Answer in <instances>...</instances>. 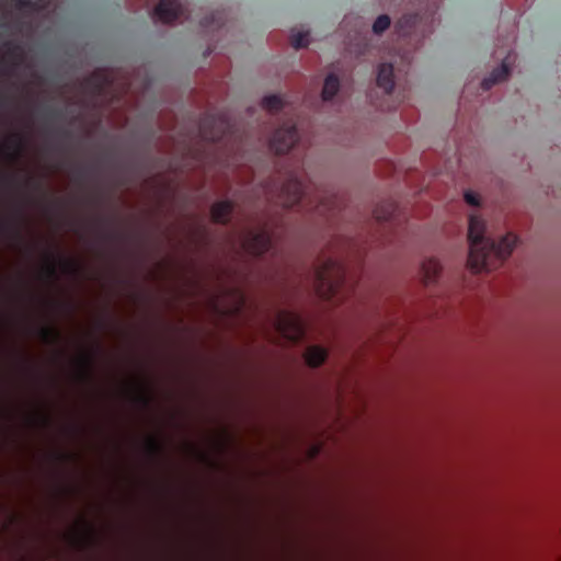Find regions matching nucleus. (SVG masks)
<instances>
[{"mask_svg":"<svg viewBox=\"0 0 561 561\" xmlns=\"http://www.w3.org/2000/svg\"><path fill=\"white\" fill-rule=\"evenodd\" d=\"M485 224L479 216H470L468 240L470 250L468 266L473 273L497 268L512 253L517 238L507 233L500 240L484 236Z\"/></svg>","mask_w":561,"mask_h":561,"instance_id":"f257e3e1","label":"nucleus"},{"mask_svg":"<svg viewBox=\"0 0 561 561\" xmlns=\"http://www.w3.org/2000/svg\"><path fill=\"white\" fill-rule=\"evenodd\" d=\"M346 280V267L336 259L328 257L317 264L313 283L319 296L331 299L339 294Z\"/></svg>","mask_w":561,"mask_h":561,"instance_id":"f03ea898","label":"nucleus"},{"mask_svg":"<svg viewBox=\"0 0 561 561\" xmlns=\"http://www.w3.org/2000/svg\"><path fill=\"white\" fill-rule=\"evenodd\" d=\"M282 203L286 208L306 207L319 216H328L333 210V202L328 201L327 197H321L314 206L311 205L312 202L308 201L307 197L306 186L297 176H291L283 185Z\"/></svg>","mask_w":561,"mask_h":561,"instance_id":"7ed1b4c3","label":"nucleus"},{"mask_svg":"<svg viewBox=\"0 0 561 561\" xmlns=\"http://www.w3.org/2000/svg\"><path fill=\"white\" fill-rule=\"evenodd\" d=\"M274 324L276 331L289 342L297 343L305 336V324L295 312L279 310Z\"/></svg>","mask_w":561,"mask_h":561,"instance_id":"20e7f679","label":"nucleus"},{"mask_svg":"<svg viewBox=\"0 0 561 561\" xmlns=\"http://www.w3.org/2000/svg\"><path fill=\"white\" fill-rule=\"evenodd\" d=\"M241 242L243 249L254 256H261L272 248V237L266 227L245 230Z\"/></svg>","mask_w":561,"mask_h":561,"instance_id":"39448f33","label":"nucleus"},{"mask_svg":"<svg viewBox=\"0 0 561 561\" xmlns=\"http://www.w3.org/2000/svg\"><path fill=\"white\" fill-rule=\"evenodd\" d=\"M298 141V129L295 124H286L275 130L270 146L277 154L288 152Z\"/></svg>","mask_w":561,"mask_h":561,"instance_id":"423d86ee","label":"nucleus"},{"mask_svg":"<svg viewBox=\"0 0 561 561\" xmlns=\"http://www.w3.org/2000/svg\"><path fill=\"white\" fill-rule=\"evenodd\" d=\"M227 129L228 125L215 115H207L199 123L202 138L210 142L221 141Z\"/></svg>","mask_w":561,"mask_h":561,"instance_id":"0eeeda50","label":"nucleus"},{"mask_svg":"<svg viewBox=\"0 0 561 561\" xmlns=\"http://www.w3.org/2000/svg\"><path fill=\"white\" fill-rule=\"evenodd\" d=\"M186 9L181 0H160L153 10L154 16L163 23H171L185 16Z\"/></svg>","mask_w":561,"mask_h":561,"instance_id":"6e6552de","label":"nucleus"},{"mask_svg":"<svg viewBox=\"0 0 561 561\" xmlns=\"http://www.w3.org/2000/svg\"><path fill=\"white\" fill-rule=\"evenodd\" d=\"M351 24L354 25V38L358 39L359 44L363 47L355 49V53L363 55L366 51L367 39L365 34L367 33V25L359 16L347 15L344 18L342 22V28H347Z\"/></svg>","mask_w":561,"mask_h":561,"instance_id":"1a4fd4ad","label":"nucleus"},{"mask_svg":"<svg viewBox=\"0 0 561 561\" xmlns=\"http://www.w3.org/2000/svg\"><path fill=\"white\" fill-rule=\"evenodd\" d=\"M234 204L229 201H220L213 204L210 208L211 219L216 224L227 225L233 211Z\"/></svg>","mask_w":561,"mask_h":561,"instance_id":"9d476101","label":"nucleus"},{"mask_svg":"<svg viewBox=\"0 0 561 561\" xmlns=\"http://www.w3.org/2000/svg\"><path fill=\"white\" fill-rule=\"evenodd\" d=\"M421 16L416 13L402 15L394 24L399 37H407L416 32Z\"/></svg>","mask_w":561,"mask_h":561,"instance_id":"9b49d317","label":"nucleus"},{"mask_svg":"<svg viewBox=\"0 0 561 561\" xmlns=\"http://www.w3.org/2000/svg\"><path fill=\"white\" fill-rule=\"evenodd\" d=\"M377 85L381 88L386 94H390L394 88L393 66L391 64H381L377 73Z\"/></svg>","mask_w":561,"mask_h":561,"instance_id":"f8f14e48","label":"nucleus"},{"mask_svg":"<svg viewBox=\"0 0 561 561\" xmlns=\"http://www.w3.org/2000/svg\"><path fill=\"white\" fill-rule=\"evenodd\" d=\"M442 272V265L436 259H427L422 263L423 282L426 286L437 282Z\"/></svg>","mask_w":561,"mask_h":561,"instance_id":"ddd939ff","label":"nucleus"},{"mask_svg":"<svg viewBox=\"0 0 561 561\" xmlns=\"http://www.w3.org/2000/svg\"><path fill=\"white\" fill-rule=\"evenodd\" d=\"M508 58H510V56L506 57V59L502 62V65L499 68H496L492 71V73L489 78H485L481 82V88L484 91L490 90L495 83L507 79V77L510 75V67L507 64Z\"/></svg>","mask_w":561,"mask_h":561,"instance_id":"4468645a","label":"nucleus"},{"mask_svg":"<svg viewBox=\"0 0 561 561\" xmlns=\"http://www.w3.org/2000/svg\"><path fill=\"white\" fill-rule=\"evenodd\" d=\"M328 357V352L321 346H309L305 353V359L310 367L321 366Z\"/></svg>","mask_w":561,"mask_h":561,"instance_id":"2eb2a0df","label":"nucleus"},{"mask_svg":"<svg viewBox=\"0 0 561 561\" xmlns=\"http://www.w3.org/2000/svg\"><path fill=\"white\" fill-rule=\"evenodd\" d=\"M340 89L339 78L334 73H330L323 83L322 99L324 101L332 100Z\"/></svg>","mask_w":561,"mask_h":561,"instance_id":"dca6fc26","label":"nucleus"},{"mask_svg":"<svg viewBox=\"0 0 561 561\" xmlns=\"http://www.w3.org/2000/svg\"><path fill=\"white\" fill-rule=\"evenodd\" d=\"M4 47L7 48L5 57L12 61L13 66H20L24 60L22 46L13 42H5Z\"/></svg>","mask_w":561,"mask_h":561,"instance_id":"f3484780","label":"nucleus"},{"mask_svg":"<svg viewBox=\"0 0 561 561\" xmlns=\"http://www.w3.org/2000/svg\"><path fill=\"white\" fill-rule=\"evenodd\" d=\"M80 377L88 381L91 379V371L93 366V357L91 354H84L79 359Z\"/></svg>","mask_w":561,"mask_h":561,"instance_id":"a211bd4d","label":"nucleus"},{"mask_svg":"<svg viewBox=\"0 0 561 561\" xmlns=\"http://www.w3.org/2000/svg\"><path fill=\"white\" fill-rule=\"evenodd\" d=\"M262 106L270 112H278L284 107V100L276 94L267 95L262 100Z\"/></svg>","mask_w":561,"mask_h":561,"instance_id":"6ab92c4d","label":"nucleus"},{"mask_svg":"<svg viewBox=\"0 0 561 561\" xmlns=\"http://www.w3.org/2000/svg\"><path fill=\"white\" fill-rule=\"evenodd\" d=\"M24 146L23 137L19 134L13 135L10 139H8L4 144L7 149H12L14 151L13 157L16 158L20 156Z\"/></svg>","mask_w":561,"mask_h":561,"instance_id":"aec40b11","label":"nucleus"},{"mask_svg":"<svg viewBox=\"0 0 561 561\" xmlns=\"http://www.w3.org/2000/svg\"><path fill=\"white\" fill-rule=\"evenodd\" d=\"M393 213H394V206L391 203H389L387 205L379 206L374 210V215H375L376 219L379 221L390 220Z\"/></svg>","mask_w":561,"mask_h":561,"instance_id":"412c9836","label":"nucleus"},{"mask_svg":"<svg viewBox=\"0 0 561 561\" xmlns=\"http://www.w3.org/2000/svg\"><path fill=\"white\" fill-rule=\"evenodd\" d=\"M391 24L390 16L387 14L379 15L373 24V32L377 35L382 34Z\"/></svg>","mask_w":561,"mask_h":561,"instance_id":"4be33fe9","label":"nucleus"},{"mask_svg":"<svg viewBox=\"0 0 561 561\" xmlns=\"http://www.w3.org/2000/svg\"><path fill=\"white\" fill-rule=\"evenodd\" d=\"M308 37H309V32L293 33L290 36V44L296 49L306 47L309 43Z\"/></svg>","mask_w":561,"mask_h":561,"instance_id":"5701e85b","label":"nucleus"},{"mask_svg":"<svg viewBox=\"0 0 561 561\" xmlns=\"http://www.w3.org/2000/svg\"><path fill=\"white\" fill-rule=\"evenodd\" d=\"M221 18L219 13H211L209 15H205L199 20V25L208 28V27H219Z\"/></svg>","mask_w":561,"mask_h":561,"instance_id":"b1692460","label":"nucleus"},{"mask_svg":"<svg viewBox=\"0 0 561 561\" xmlns=\"http://www.w3.org/2000/svg\"><path fill=\"white\" fill-rule=\"evenodd\" d=\"M39 334H41V337L47 343H56L60 340L59 332L51 328H47V327L41 328Z\"/></svg>","mask_w":561,"mask_h":561,"instance_id":"393cba45","label":"nucleus"},{"mask_svg":"<svg viewBox=\"0 0 561 561\" xmlns=\"http://www.w3.org/2000/svg\"><path fill=\"white\" fill-rule=\"evenodd\" d=\"M146 449L148 454L154 458L159 457L162 453V446L154 437L147 438Z\"/></svg>","mask_w":561,"mask_h":561,"instance_id":"a878e982","label":"nucleus"},{"mask_svg":"<svg viewBox=\"0 0 561 561\" xmlns=\"http://www.w3.org/2000/svg\"><path fill=\"white\" fill-rule=\"evenodd\" d=\"M44 273L47 278L56 279L57 278V268L53 256L47 257V263L44 267Z\"/></svg>","mask_w":561,"mask_h":561,"instance_id":"bb28decb","label":"nucleus"},{"mask_svg":"<svg viewBox=\"0 0 561 561\" xmlns=\"http://www.w3.org/2000/svg\"><path fill=\"white\" fill-rule=\"evenodd\" d=\"M45 0H16V7L19 9H31L35 10Z\"/></svg>","mask_w":561,"mask_h":561,"instance_id":"cd10ccee","label":"nucleus"},{"mask_svg":"<svg viewBox=\"0 0 561 561\" xmlns=\"http://www.w3.org/2000/svg\"><path fill=\"white\" fill-rule=\"evenodd\" d=\"M62 266L67 273L77 275L80 272L79 264L73 260H64Z\"/></svg>","mask_w":561,"mask_h":561,"instance_id":"c85d7f7f","label":"nucleus"},{"mask_svg":"<svg viewBox=\"0 0 561 561\" xmlns=\"http://www.w3.org/2000/svg\"><path fill=\"white\" fill-rule=\"evenodd\" d=\"M465 201L469 205H472V206H478L479 205V197H478V195L474 194L471 191H468V192L465 193Z\"/></svg>","mask_w":561,"mask_h":561,"instance_id":"c756f323","label":"nucleus"},{"mask_svg":"<svg viewBox=\"0 0 561 561\" xmlns=\"http://www.w3.org/2000/svg\"><path fill=\"white\" fill-rule=\"evenodd\" d=\"M135 399L138 403H140L144 407H148L150 403V398L142 390H139Z\"/></svg>","mask_w":561,"mask_h":561,"instance_id":"7c9ffc66","label":"nucleus"},{"mask_svg":"<svg viewBox=\"0 0 561 561\" xmlns=\"http://www.w3.org/2000/svg\"><path fill=\"white\" fill-rule=\"evenodd\" d=\"M1 229H2L3 231L12 230V231H13V234H14L18 239H21V231H20V228H18V227H11L8 222H2V224H1Z\"/></svg>","mask_w":561,"mask_h":561,"instance_id":"2f4dec72","label":"nucleus"},{"mask_svg":"<svg viewBox=\"0 0 561 561\" xmlns=\"http://www.w3.org/2000/svg\"><path fill=\"white\" fill-rule=\"evenodd\" d=\"M75 179L81 180L84 176V169L82 167H77L73 170Z\"/></svg>","mask_w":561,"mask_h":561,"instance_id":"473e14b6","label":"nucleus"},{"mask_svg":"<svg viewBox=\"0 0 561 561\" xmlns=\"http://www.w3.org/2000/svg\"><path fill=\"white\" fill-rule=\"evenodd\" d=\"M48 116L51 118H56L59 116V112L56 110L48 111Z\"/></svg>","mask_w":561,"mask_h":561,"instance_id":"72a5a7b5","label":"nucleus"},{"mask_svg":"<svg viewBox=\"0 0 561 561\" xmlns=\"http://www.w3.org/2000/svg\"><path fill=\"white\" fill-rule=\"evenodd\" d=\"M68 456L65 454H57L58 460H65Z\"/></svg>","mask_w":561,"mask_h":561,"instance_id":"f704fd0d","label":"nucleus"},{"mask_svg":"<svg viewBox=\"0 0 561 561\" xmlns=\"http://www.w3.org/2000/svg\"><path fill=\"white\" fill-rule=\"evenodd\" d=\"M61 136L64 137H69L70 136V133L68 130H62L61 131Z\"/></svg>","mask_w":561,"mask_h":561,"instance_id":"c9c22d12","label":"nucleus"},{"mask_svg":"<svg viewBox=\"0 0 561 561\" xmlns=\"http://www.w3.org/2000/svg\"><path fill=\"white\" fill-rule=\"evenodd\" d=\"M35 187H36L37 190H39V188H41V183H39V182H36V183H35Z\"/></svg>","mask_w":561,"mask_h":561,"instance_id":"e433bc0d","label":"nucleus"},{"mask_svg":"<svg viewBox=\"0 0 561 561\" xmlns=\"http://www.w3.org/2000/svg\"><path fill=\"white\" fill-rule=\"evenodd\" d=\"M42 421L47 424L48 423V419L47 417H43Z\"/></svg>","mask_w":561,"mask_h":561,"instance_id":"4c0bfd02","label":"nucleus"},{"mask_svg":"<svg viewBox=\"0 0 561 561\" xmlns=\"http://www.w3.org/2000/svg\"><path fill=\"white\" fill-rule=\"evenodd\" d=\"M4 178L0 176V184L3 182Z\"/></svg>","mask_w":561,"mask_h":561,"instance_id":"58836bf2","label":"nucleus"}]
</instances>
